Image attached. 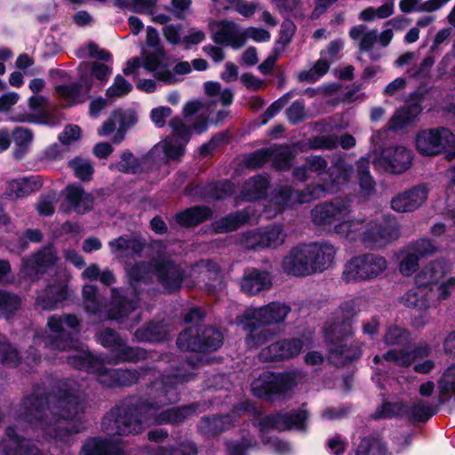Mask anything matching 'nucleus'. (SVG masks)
Returning a JSON list of instances; mask_svg holds the SVG:
<instances>
[{"instance_id":"338daca9","label":"nucleus","mask_w":455,"mask_h":455,"mask_svg":"<svg viewBox=\"0 0 455 455\" xmlns=\"http://www.w3.org/2000/svg\"><path fill=\"white\" fill-rule=\"evenodd\" d=\"M343 48L344 42L342 40H333L330 42L326 48L321 52V57H323L331 63L340 58V52Z\"/></svg>"},{"instance_id":"bf43d9fd","label":"nucleus","mask_w":455,"mask_h":455,"mask_svg":"<svg viewBox=\"0 0 455 455\" xmlns=\"http://www.w3.org/2000/svg\"><path fill=\"white\" fill-rule=\"evenodd\" d=\"M89 68L91 70L92 76L101 83H106L112 72L109 66L99 62H86L80 65L81 72H84Z\"/></svg>"},{"instance_id":"c85d7f7f","label":"nucleus","mask_w":455,"mask_h":455,"mask_svg":"<svg viewBox=\"0 0 455 455\" xmlns=\"http://www.w3.org/2000/svg\"><path fill=\"white\" fill-rule=\"evenodd\" d=\"M65 198L70 207L77 213H85L92 209L94 198L81 187L70 185L65 189Z\"/></svg>"},{"instance_id":"2f4dec72","label":"nucleus","mask_w":455,"mask_h":455,"mask_svg":"<svg viewBox=\"0 0 455 455\" xmlns=\"http://www.w3.org/2000/svg\"><path fill=\"white\" fill-rule=\"evenodd\" d=\"M68 297L67 285L65 283H58L47 287L44 295L36 299V305L43 309L52 310L59 307Z\"/></svg>"},{"instance_id":"e2e57ef3","label":"nucleus","mask_w":455,"mask_h":455,"mask_svg":"<svg viewBox=\"0 0 455 455\" xmlns=\"http://www.w3.org/2000/svg\"><path fill=\"white\" fill-rule=\"evenodd\" d=\"M0 362L10 366H16L20 362L18 351L6 341L0 342Z\"/></svg>"},{"instance_id":"79ce46f5","label":"nucleus","mask_w":455,"mask_h":455,"mask_svg":"<svg viewBox=\"0 0 455 455\" xmlns=\"http://www.w3.org/2000/svg\"><path fill=\"white\" fill-rule=\"evenodd\" d=\"M395 12V0H388L379 7H367L359 13L363 21H374L392 16Z\"/></svg>"},{"instance_id":"774afa93","label":"nucleus","mask_w":455,"mask_h":455,"mask_svg":"<svg viewBox=\"0 0 455 455\" xmlns=\"http://www.w3.org/2000/svg\"><path fill=\"white\" fill-rule=\"evenodd\" d=\"M419 258L416 255L411 248H408V251L404 258L402 259L400 263V271L403 275H411L418 267V262Z\"/></svg>"},{"instance_id":"a18cd8bd","label":"nucleus","mask_w":455,"mask_h":455,"mask_svg":"<svg viewBox=\"0 0 455 455\" xmlns=\"http://www.w3.org/2000/svg\"><path fill=\"white\" fill-rule=\"evenodd\" d=\"M251 220V215L248 210L238 212L234 215H229L221 219L215 223L214 228L217 232H228L237 228L241 224H243Z\"/></svg>"},{"instance_id":"c756f323","label":"nucleus","mask_w":455,"mask_h":455,"mask_svg":"<svg viewBox=\"0 0 455 455\" xmlns=\"http://www.w3.org/2000/svg\"><path fill=\"white\" fill-rule=\"evenodd\" d=\"M111 252L119 259L126 263V259L134 258L144 248V244L137 238L121 236L109 243Z\"/></svg>"},{"instance_id":"412c9836","label":"nucleus","mask_w":455,"mask_h":455,"mask_svg":"<svg viewBox=\"0 0 455 455\" xmlns=\"http://www.w3.org/2000/svg\"><path fill=\"white\" fill-rule=\"evenodd\" d=\"M212 40L216 44L229 45L238 49L244 45L243 31L232 21H220L211 25Z\"/></svg>"},{"instance_id":"9d476101","label":"nucleus","mask_w":455,"mask_h":455,"mask_svg":"<svg viewBox=\"0 0 455 455\" xmlns=\"http://www.w3.org/2000/svg\"><path fill=\"white\" fill-rule=\"evenodd\" d=\"M450 269L444 260H435L426 266L415 277L416 286L407 291L402 298L401 303L406 307L418 311H425L434 301L432 284L440 281Z\"/></svg>"},{"instance_id":"dca6fc26","label":"nucleus","mask_w":455,"mask_h":455,"mask_svg":"<svg viewBox=\"0 0 455 455\" xmlns=\"http://www.w3.org/2000/svg\"><path fill=\"white\" fill-rule=\"evenodd\" d=\"M197 335L198 330L195 328H189L182 331L177 339L180 349L193 352H211L217 350L222 345L223 334L214 328L205 329L202 339Z\"/></svg>"},{"instance_id":"e433bc0d","label":"nucleus","mask_w":455,"mask_h":455,"mask_svg":"<svg viewBox=\"0 0 455 455\" xmlns=\"http://www.w3.org/2000/svg\"><path fill=\"white\" fill-rule=\"evenodd\" d=\"M167 333V325L163 323H156L137 330L134 337L139 342H157L164 339Z\"/></svg>"},{"instance_id":"de8ad7c7","label":"nucleus","mask_w":455,"mask_h":455,"mask_svg":"<svg viewBox=\"0 0 455 455\" xmlns=\"http://www.w3.org/2000/svg\"><path fill=\"white\" fill-rule=\"evenodd\" d=\"M330 66V61L321 57L312 68L300 72L299 79L308 83L316 82L328 72Z\"/></svg>"},{"instance_id":"58836bf2","label":"nucleus","mask_w":455,"mask_h":455,"mask_svg":"<svg viewBox=\"0 0 455 455\" xmlns=\"http://www.w3.org/2000/svg\"><path fill=\"white\" fill-rule=\"evenodd\" d=\"M211 215L212 211L209 208L196 206L177 214L176 220L181 226L191 227L198 225Z\"/></svg>"},{"instance_id":"6e6552de","label":"nucleus","mask_w":455,"mask_h":455,"mask_svg":"<svg viewBox=\"0 0 455 455\" xmlns=\"http://www.w3.org/2000/svg\"><path fill=\"white\" fill-rule=\"evenodd\" d=\"M355 306L354 301L345 303L340 308L343 319L327 323L323 328L325 339L331 345L329 361L335 365H344L361 355L360 348L353 346L350 339L353 334L350 318L356 314Z\"/></svg>"},{"instance_id":"5701e85b","label":"nucleus","mask_w":455,"mask_h":455,"mask_svg":"<svg viewBox=\"0 0 455 455\" xmlns=\"http://www.w3.org/2000/svg\"><path fill=\"white\" fill-rule=\"evenodd\" d=\"M27 429L20 425L7 428L0 440V455H26L28 450Z\"/></svg>"},{"instance_id":"f704fd0d","label":"nucleus","mask_w":455,"mask_h":455,"mask_svg":"<svg viewBox=\"0 0 455 455\" xmlns=\"http://www.w3.org/2000/svg\"><path fill=\"white\" fill-rule=\"evenodd\" d=\"M56 260V251L52 247H46L30 258V279L38 273H45L52 268Z\"/></svg>"},{"instance_id":"b1692460","label":"nucleus","mask_w":455,"mask_h":455,"mask_svg":"<svg viewBox=\"0 0 455 455\" xmlns=\"http://www.w3.org/2000/svg\"><path fill=\"white\" fill-rule=\"evenodd\" d=\"M313 272H323L330 268L335 259L337 250L330 243H307Z\"/></svg>"},{"instance_id":"f8f14e48","label":"nucleus","mask_w":455,"mask_h":455,"mask_svg":"<svg viewBox=\"0 0 455 455\" xmlns=\"http://www.w3.org/2000/svg\"><path fill=\"white\" fill-rule=\"evenodd\" d=\"M300 370H291L282 373L263 372L251 383L253 395L269 399L273 395H284L305 379Z\"/></svg>"},{"instance_id":"72a5a7b5","label":"nucleus","mask_w":455,"mask_h":455,"mask_svg":"<svg viewBox=\"0 0 455 455\" xmlns=\"http://www.w3.org/2000/svg\"><path fill=\"white\" fill-rule=\"evenodd\" d=\"M82 455H124L119 444L112 443L107 440L92 438L83 446Z\"/></svg>"},{"instance_id":"ddd939ff","label":"nucleus","mask_w":455,"mask_h":455,"mask_svg":"<svg viewBox=\"0 0 455 455\" xmlns=\"http://www.w3.org/2000/svg\"><path fill=\"white\" fill-rule=\"evenodd\" d=\"M386 259L374 253H364L353 257L345 265L342 279L347 283L371 281L386 269Z\"/></svg>"},{"instance_id":"8fccbe9b","label":"nucleus","mask_w":455,"mask_h":455,"mask_svg":"<svg viewBox=\"0 0 455 455\" xmlns=\"http://www.w3.org/2000/svg\"><path fill=\"white\" fill-rule=\"evenodd\" d=\"M147 356L146 350L140 347H126L122 343V347L116 351V355L109 362L117 363L120 362H137Z\"/></svg>"},{"instance_id":"680f3d73","label":"nucleus","mask_w":455,"mask_h":455,"mask_svg":"<svg viewBox=\"0 0 455 455\" xmlns=\"http://www.w3.org/2000/svg\"><path fill=\"white\" fill-rule=\"evenodd\" d=\"M98 340L102 346L112 349L116 353L122 347L123 343V339L117 333L110 329L103 330L98 335Z\"/></svg>"},{"instance_id":"423d86ee","label":"nucleus","mask_w":455,"mask_h":455,"mask_svg":"<svg viewBox=\"0 0 455 455\" xmlns=\"http://www.w3.org/2000/svg\"><path fill=\"white\" fill-rule=\"evenodd\" d=\"M211 264L210 261H202L196 266L183 268L165 258L159 257L154 259L149 267L144 263L126 266V272L132 285L133 282L146 280L152 275H156L163 287L168 292H172L178 290L182 283H185L188 288L194 286L196 281H190L189 279L197 277V275L202 274V269L208 268Z\"/></svg>"},{"instance_id":"5fc2aeb1","label":"nucleus","mask_w":455,"mask_h":455,"mask_svg":"<svg viewBox=\"0 0 455 455\" xmlns=\"http://www.w3.org/2000/svg\"><path fill=\"white\" fill-rule=\"evenodd\" d=\"M84 308L91 314H98L101 311V303L99 300L97 289L93 285H84L83 289Z\"/></svg>"},{"instance_id":"7ed1b4c3","label":"nucleus","mask_w":455,"mask_h":455,"mask_svg":"<svg viewBox=\"0 0 455 455\" xmlns=\"http://www.w3.org/2000/svg\"><path fill=\"white\" fill-rule=\"evenodd\" d=\"M211 106L200 101H191L184 107V117H174L170 121L172 136L156 144L141 160L137 159L130 152H124L121 160L111 168L127 172L139 173L142 171V164L152 160H180L184 154L186 144L188 142L192 130L202 133L207 130L208 116Z\"/></svg>"},{"instance_id":"0eeeda50","label":"nucleus","mask_w":455,"mask_h":455,"mask_svg":"<svg viewBox=\"0 0 455 455\" xmlns=\"http://www.w3.org/2000/svg\"><path fill=\"white\" fill-rule=\"evenodd\" d=\"M383 218L381 212H375L371 219L346 218L334 225L333 231L350 242L360 241L367 247H382L398 237V229L393 220H386L384 226L379 223Z\"/></svg>"},{"instance_id":"bb28decb","label":"nucleus","mask_w":455,"mask_h":455,"mask_svg":"<svg viewBox=\"0 0 455 455\" xmlns=\"http://www.w3.org/2000/svg\"><path fill=\"white\" fill-rule=\"evenodd\" d=\"M91 86V82L82 75L79 84L57 86L56 92L66 106H73L88 99Z\"/></svg>"},{"instance_id":"ea45409f","label":"nucleus","mask_w":455,"mask_h":455,"mask_svg":"<svg viewBox=\"0 0 455 455\" xmlns=\"http://www.w3.org/2000/svg\"><path fill=\"white\" fill-rule=\"evenodd\" d=\"M30 123L45 124L52 125V121L45 99L42 96H35L30 98Z\"/></svg>"},{"instance_id":"f03ea898","label":"nucleus","mask_w":455,"mask_h":455,"mask_svg":"<svg viewBox=\"0 0 455 455\" xmlns=\"http://www.w3.org/2000/svg\"><path fill=\"white\" fill-rule=\"evenodd\" d=\"M74 381H63L51 395L30 400V428H41L46 435L64 440L82 431L84 405L75 389Z\"/></svg>"},{"instance_id":"c03bdc74","label":"nucleus","mask_w":455,"mask_h":455,"mask_svg":"<svg viewBox=\"0 0 455 455\" xmlns=\"http://www.w3.org/2000/svg\"><path fill=\"white\" fill-rule=\"evenodd\" d=\"M114 119L118 124V129L113 138V141L119 143L124 140L126 130L137 122V116L135 112L132 110H117L114 112Z\"/></svg>"},{"instance_id":"603ef678","label":"nucleus","mask_w":455,"mask_h":455,"mask_svg":"<svg viewBox=\"0 0 455 455\" xmlns=\"http://www.w3.org/2000/svg\"><path fill=\"white\" fill-rule=\"evenodd\" d=\"M261 232L264 248H275L285 241V234L281 226L268 227Z\"/></svg>"},{"instance_id":"f3484780","label":"nucleus","mask_w":455,"mask_h":455,"mask_svg":"<svg viewBox=\"0 0 455 455\" xmlns=\"http://www.w3.org/2000/svg\"><path fill=\"white\" fill-rule=\"evenodd\" d=\"M351 213L350 201L336 198L331 202L317 204L311 211V220L318 227H331L348 218Z\"/></svg>"},{"instance_id":"7c9ffc66","label":"nucleus","mask_w":455,"mask_h":455,"mask_svg":"<svg viewBox=\"0 0 455 455\" xmlns=\"http://www.w3.org/2000/svg\"><path fill=\"white\" fill-rule=\"evenodd\" d=\"M431 348L428 345H420L411 352L392 349L387 352L384 359L399 366H409L416 359L424 358L429 355Z\"/></svg>"},{"instance_id":"3c124183","label":"nucleus","mask_w":455,"mask_h":455,"mask_svg":"<svg viewBox=\"0 0 455 455\" xmlns=\"http://www.w3.org/2000/svg\"><path fill=\"white\" fill-rule=\"evenodd\" d=\"M359 184L363 196H369L374 190V181L369 173V160L361 158L357 164Z\"/></svg>"},{"instance_id":"9b49d317","label":"nucleus","mask_w":455,"mask_h":455,"mask_svg":"<svg viewBox=\"0 0 455 455\" xmlns=\"http://www.w3.org/2000/svg\"><path fill=\"white\" fill-rule=\"evenodd\" d=\"M146 44L153 49V52L143 51V62L139 58H133L127 61L126 67L123 70L124 74L136 76L140 74V69L143 68L148 72H156L155 76L165 84L176 82L175 75L170 70H159L160 63L164 57V50L160 44L159 35L156 28H147Z\"/></svg>"},{"instance_id":"aec40b11","label":"nucleus","mask_w":455,"mask_h":455,"mask_svg":"<svg viewBox=\"0 0 455 455\" xmlns=\"http://www.w3.org/2000/svg\"><path fill=\"white\" fill-rule=\"evenodd\" d=\"M269 161L273 162L276 169L286 170L291 166V157L287 148L273 146L249 156L246 164L250 168H259Z\"/></svg>"},{"instance_id":"4d7b16f0","label":"nucleus","mask_w":455,"mask_h":455,"mask_svg":"<svg viewBox=\"0 0 455 455\" xmlns=\"http://www.w3.org/2000/svg\"><path fill=\"white\" fill-rule=\"evenodd\" d=\"M356 455H387L386 447L378 440L363 438L358 445Z\"/></svg>"},{"instance_id":"c9c22d12","label":"nucleus","mask_w":455,"mask_h":455,"mask_svg":"<svg viewBox=\"0 0 455 455\" xmlns=\"http://www.w3.org/2000/svg\"><path fill=\"white\" fill-rule=\"evenodd\" d=\"M269 181L266 177L255 176L250 179L243 186L241 198L243 201H254L261 198L268 187Z\"/></svg>"},{"instance_id":"37998d69","label":"nucleus","mask_w":455,"mask_h":455,"mask_svg":"<svg viewBox=\"0 0 455 455\" xmlns=\"http://www.w3.org/2000/svg\"><path fill=\"white\" fill-rule=\"evenodd\" d=\"M112 298L114 303L116 304V307L111 308L108 312L107 317L123 322L124 317L126 316L130 312L133 311L136 307V305L133 302L122 299L119 291L116 289L112 290Z\"/></svg>"},{"instance_id":"39448f33","label":"nucleus","mask_w":455,"mask_h":455,"mask_svg":"<svg viewBox=\"0 0 455 455\" xmlns=\"http://www.w3.org/2000/svg\"><path fill=\"white\" fill-rule=\"evenodd\" d=\"M64 325L70 329H76L79 325V321L73 315H52L49 318L48 326L52 331L57 334L56 339L51 342V347L60 350L72 349V354L68 357V363L79 370L96 373L98 381L106 387L101 379H116V376L113 373L115 370H107L102 367L100 362L84 349L82 344L70 338L69 334L66 332Z\"/></svg>"},{"instance_id":"a878e982","label":"nucleus","mask_w":455,"mask_h":455,"mask_svg":"<svg viewBox=\"0 0 455 455\" xmlns=\"http://www.w3.org/2000/svg\"><path fill=\"white\" fill-rule=\"evenodd\" d=\"M253 406L248 403H242L236 406L232 415H224L220 417H213L212 419H204L200 423V429L205 434L216 435L228 429L233 425V419L240 417L242 414L250 411Z\"/></svg>"},{"instance_id":"69168bd1","label":"nucleus","mask_w":455,"mask_h":455,"mask_svg":"<svg viewBox=\"0 0 455 455\" xmlns=\"http://www.w3.org/2000/svg\"><path fill=\"white\" fill-rule=\"evenodd\" d=\"M339 142L335 135H320L310 140L309 145L315 149H333Z\"/></svg>"},{"instance_id":"864d4df0","label":"nucleus","mask_w":455,"mask_h":455,"mask_svg":"<svg viewBox=\"0 0 455 455\" xmlns=\"http://www.w3.org/2000/svg\"><path fill=\"white\" fill-rule=\"evenodd\" d=\"M132 90V84L124 79L121 75H117L113 84L106 92V97L114 100L117 98L126 96Z\"/></svg>"},{"instance_id":"20e7f679","label":"nucleus","mask_w":455,"mask_h":455,"mask_svg":"<svg viewBox=\"0 0 455 455\" xmlns=\"http://www.w3.org/2000/svg\"><path fill=\"white\" fill-rule=\"evenodd\" d=\"M307 164L311 172H316L320 176L323 183L308 186L305 190L299 192L292 191L288 186L275 189L271 199L275 207L274 211L272 212L271 205L265 206L264 209L267 218L274 217L285 207L308 203L327 194L339 191L348 182L352 173V167L342 159L337 160L327 172H325L327 162L321 156H310L307 158Z\"/></svg>"},{"instance_id":"473e14b6","label":"nucleus","mask_w":455,"mask_h":455,"mask_svg":"<svg viewBox=\"0 0 455 455\" xmlns=\"http://www.w3.org/2000/svg\"><path fill=\"white\" fill-rule=\"evenodd\" d=\"M422 108L418 102L408 103L396 111L388 123V129L397 131L413 123Z\"/></svg>"},{"instance_id":"cd10ccee","label":"nucleus","mask_w":455,"mask_h":455,"mask_svg":"<svg viewBox=\"0 0 455 455\" xmlns=\"http://www.w3.org/2000/svg\"><path fill=\"white\" fill-rule=\"evenodd\" d=\"M271 286V277L266 271L255 268L247 269L242 279V290L247 294L253 295Z\"/></svg>"},{"instance_id":"4be33fe9","label":"nucleus","mask_w":455,"mask_h":455,"mask_svg":"<svg viewBox=\"0 0 455 455\" xmlns=\"http://www.w3.org/2000/svg\"><path fill=\"white\" fill-rule=\"evenodd\" d=\"M428 196V189L425 185L397 194L391 200V208L397 212H409L420 207Z\"/></svg>"},{"instance_id":"0e129e2a","label":"nucleus","mask_w":455,"mask_h":455,"mask_svg":"<svg viewBox=\"0 0 455 455\" xmlns=\"http://www.w3.org/2000/svg\"><path fill=\"white\" fill-rule=\"evenodd\" d=\"M408 339L409 332L397 326L388 328L384 336V341L387 345H401L406 342Z\"/></svg>"},{"instance_id":"4468645a","label":"nucleus","mask_w":455,"mask_h":455,"mask_svg":"<svg viewBox=\"0 0 455 455\" xmlns=\"http://www.w3.org/2000/svg\"><path fill=\"white\" fill-rule=\"evenodd\" d=\"M313 346L311 334L300 337L283 339L263 348L259 353L262 361H284L298 356L304 348Z\"/></svg>"},{"instance_id":"09e8293b","label":"nucleus","mask_w":455,"mask_h":455,"mask_svg":"<svg viewBox=\"0 0 455 455\" xmlns=\"http://www.w3.org/2000/svg\"><path fill=\"white\" fill-rule=\"evenodd\" d=\"M437 387L442 397H448L455 393V363L443 371L437 381Z\"/></svg>"},{"instance_id":"4c0bfd02","label":"nucleus","mask_w":455,"mask_h":455,"mask_svg":"<svg viewBox=\"0 0 455 455\" xmlns=\"http://www.w3.org/2000/svg\"><path fill=\"white\" fill-rule=\"evenodd\" d=\"M349 36L358 42L359 48L362 52H368L372 49L378 40L377 31L367 30L364 25H357L351 28Z\"/></svg>"},{"instance_id":"49530a36","label":"nucleus","mask_w":455,"mask_h":455,"mask_svg":"<svg viewBox=\"0 0 455 455\" xmlns=\"http://www.w3.org/2000/svg\"><path fill=\"white\" fill-rule=\"evenodd\" d=\"M116 379H105L104 378L101 380L106 384V387H111L115 386H129L136 383L140 376V374L136 371L132 370H115L113 371Z\"/></svg>"},{"instance_id":"a19ab883","label":"nucleus","mask_w":455,"mask_h":455,"mask_svg":"<svg viewBox=\"0 0 455 455\" xmlns=\"http://www.w3.org/2000/svg\"><path fill=\"white\" fill-rule=\"evenodd\" d=\"M451 0H427L419 6V0H400L398 6L403 13L412 12H433L446 4Z\"/></svg>"},{"instance_id":"1a4fd4ad","label":"nucleus","mask_w":455,"mask_h":455,"mask_svg":"<svg viewBox=\"0 0 455 455\" xmlns=\"http://www.w3.org/2000/svg\"><path fill=\"white\" fill-rule=\"evenodd\" d=\"M291 308L278 302H272L261 307H249L238 323L244 324V329L250 332L245 342L250 348H256L267 342L274 333L269 329L258 331L256 325L264 326L282 323L285 320Z\"/></svg>"},{"instance_id":"f257e3e1","label":"nucleus","mask_w":455,"mask_h":455,"mask_svg":"<svg viewBox=\"0 0 455 455\" xmlns=\"http://www.w3.org/2000/svg\"><path fill=\"white\" fill-rule=\"evenodd\" d=\"M164 375L152 384L149 397L137 403L119 406L103 419L104 430L111 435L139 434L152 425L180 423L196 411V405L163 410L179 400L178 385L189 379L190 371Z\"/></svg>"},{"instance_id":"393cba45","label":"nucleus","mask_w":455,"mask_h":455,"mask_svg":"<svg viewBox=\"0 0 455 455\" xmlns=\"http://www.w3.org/2000/svg\"><path fill=\"white\" fill-rule=\"evenodd\" d=\"M307 417V412L302 410L292 413L274 414L263 418L260 425L262 430L268 427L280 431L291 428L303 429Z\"/></svg>"},{"instance_id":"6ab92c4d","label":"nucleus","mask_w":455,"mask_h":455,"mask_svg":"<svg viewBox=\"0 0 455 455\" xmlns=\"http://www.w3.org/2000/svg\"><path fill=\"white\" fill-rule=\"evenodd\" d=\"M309 255L307 243L294 246L283 259V270L286 274L293 276H307L313 275L314 272Z\"/></svg>"},{"instance_id":"052dcab7","label":"nucleus","mask_w":455,"mask_h":455,"mask_svg":"<svg viewBox=\"0 0 455 455\" xmlns=\"http://www.w3.org/2000/svg\"><path fill=\"white\" fill-rule=\"evenodd\" d=\"M70 168L75 175L83 180H89L93 173V168L90 161L83 158H76L69 162Z\"/></svg>"},{"instance_id":"2eb2a0df","label":"nucleus","mask_w":455,"mask_h":455,"mask_svg":"<svg viewBox=\"0 0 455 455\" xmlns=\"http://www.w3.org/2000/svg\"><path fill=\"white\" fill-rule=\"evenodd\" d=\"M416 148L421 155L435 156L443 149L451 148L453 150L449 154V159L455 157L454 135L447 129H428L420 132L415 140Z\"/></svg>"},{"instance_id":"6e6d98bb","label":"nucleus","mask_w":455,"mask_h":455,"mask_svg":"<svg viewBox=\"0 0 455 455\" xmlns=\"http://www.w3.org/2000/svg\"><path fill=\"white\" fill-rule=\"evenodd\" d=\"M204 89L207 95L218 97V100L223 106H228L233 102L234 94L231 90L225 89L221 91V86L217 82H207L204 84Z\"/></svg>"},{"instance_id":"13d9d810","label":"nucleus","mask_w":455,"mask_h":455,"mask_svg":"<svg viewBox=\"0 0 455 455\" xmlns=\"http://www.w3.org/2000/svg\"><path fill=\"white\" fill-rule=\"evenodd\" d=\"M20 304L18 296L0 290V316H8L19 308Z\"/></svg>"},{"instance_id":"a211bd4d","label":"nucleus","mask_w":455,"mask_h":455,"mask_svg":"<svg viewBox=\"0 0 455 455\" xmlns=\"http://www.w3.org/2000/svg\"><path fill=\"white\" fill-rule=\"evenodd\" d=\"M372 164L376 169L400 174L412 164V153L403 146L385 148L379 156H374Z\"/></svg>"}]
</instances>
